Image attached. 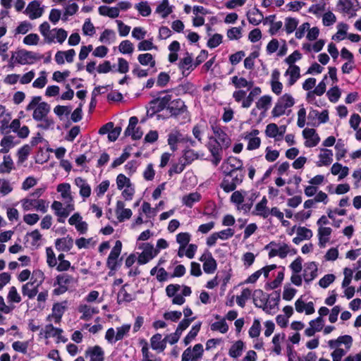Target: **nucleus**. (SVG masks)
<instances>
[{
  "label": "nucleus",
  "instance_id": "obj_12",
  "mask_svg": "<svg viewBox=\"0 0 361 361\" xmlns=\"http://www.w3.org/2000/svg\"><path fill=\"white\" fill-rule=\"evenodd\" d=\"M272 103V97L270 95L265 94L259 97L255 102V106L260 111L258 118V122L261 121L267 115Z\"/></svg>",
  "mask_w": 361,
  "mask_h": 361
},
{
  "label": "nucleus",
  "instance_id": "obj_19",
  "mask_svg": "<svg viewBox=\"0 0 361 361\" xmlns=\"http://www.w3.org/2000/svg\"><path fill=\"white\" fill-rule=\"evenodd\" d=\"M4 137L1 140L0 145L2 148L0 149V153L6 154L9 150L14 147L16 145L20 143V141L16 140V137L9 134L4 135Z\"/></svg>",
  "mask_w": 361,
  "mask_h": 361
},
{
  "label": "nucleus",
  "instance_id": "obj_21",
  "mask_svg": "<svg viewBox=\"0 0 361 361\" xmlns=\"http://www.w3.org/2000/svg\"><path fill=\"white\" fill-rule=\"evenodd\" d=\"M85 355L90 357V361L104 360V352L99 345L88 348L85 351Z\"/></svg>",
  "mask_w": 361,
  "mask_h": 361
},
{
  "label": "nucleus",
  "instance_id": "obj_59",
  "mask_svg": "<svg viewBox=\"0 0 361 361\" xmlns=\"http://www.w3.org/2000/svg\"><path fill=\"white\" fill-rule=\"evenodd\" d=\"M141 351L143 356V361H161V358L157 357L149 353L147 342H145V345L142 346Z\"/></svg>",
  "mask_w": 361,
  "mask_h": 361
},
{
  "label": "nucleus",
  "instance_id": "obj_16",
  "mask_svg": "<svg viewBox=\"0 0 361 361\" xmlns=\"http://www.w3.org/2000/svg\"><path fill=\"white\" fill-rule=\"evenodd\" d=\"M318 267L316 262H310L305 264L302 276L306 283H310L317 276Z\"/></svg>",
  "mask_w": 361,
  "mask_h": 361
},
{
  "label": "nucleus",
  "instance_id": "obj_31",
  "mask_svg": "<svg viewBox=\"0 0 361 361\" xmlns=\"http://www.w3.org/2000/svg\"><path fill=\"white\" fill-rule=\"evenodd\" d=\"M231 83L238 90L245 87L250 90L254 86V82L252 80H247L243 77H238L237 75L231 78Z\"/></svg>",
  "mask_w": 361,
  "mask_h": 361
},
{
  "label": "nucleus",
  "instance_id": "obj_39",
  "mask_svg": "<svg viewBox=\"0 0 361 361\" xmlns=\"http://www.w3.org/2000/svg\"><path fill=\"white\" fill-rule=\"evenodd\" d=\"M38 287L33 285V283L28 282L22 286V293L23 296H27L29 299H32L37 295Z\"/></svg>",
  "mask_w": 361,
  "mask_h": 361
},
{
  "label": "nucleus",
  "instance_id": "obj_54",
  "mask_svg": "<svg viewBox=\"0 0 361 361\" xmlns=\"http://www.w3.org/2000/svg\"><path fill=\"white\" fill-rule=\"evenodd\" d=\"M211 330L213 331H219L221 334H226L228 331V325L225 319H221L219 322L211 324Z\"/></svg>",
  "mask_w": 361,
  "mask_h": 361
},
{
  "label": "nucleus",
  "instance_id": "obj_62",
  "mask_svg": "<svg viewBox=\"0 0 361 361\" xmlns=\"http://www.w3.org/2000/svg\"><path fill=\"white\" fill-rule=\"evenodd\" d=\"M251 295V291L248 288H245L241 291V293L240 295L237 296L236 298V302L237 304L241 307H244L246 301L250 298Z\"/></svg>",
  "mask_w": 361,
  "mask_h": 361
},
{
  "label": "nucleus",
  "instance_id": "obj_51",
  "mask_svg": "<svg viewBox=\"0 0 361 361\" xmlns=\"http://www.w3.org/2000/svg\"><path fill=\"white\" fill-rule=\"evenodd\" d=\"M118 51L123 54H132L134 51V45L128 39L123 40L118 45Z\"/></svg>",
  "mask_w": 361,
  "mask_h": 361
},
{
  "label": "nucleus",
  "instance_id": "obj_57",
  "mask_svg": "<svg viewBox=\"0 0 361 361\" xmlns=\"http://www.w3.org/2000/svg\"><path fill=\"white\" fill-rule=\"evenodd\" d=\"M261 332V324L258 319H255L253 323L248 331L250 337L257 338Z\"/></svg>",
  "mask_w": 361,
  "mask_h": 361
},
{
  "label": "nucleus",
  "instance_id": "obj_63",
  "mask_svg": "<svg viewBox=\"0 0 361 361\" xmlns=\"http://www.w3.org/2000/svg\"><path fill=\"white\" fill-rule=\"evenodd\" d=\"M82 33L85 35L92 37L95 33V27L92 23L90 18H87L82 25Z\"/></svg>",
  "mask_w": 361,
  "mask_h": 361
},
{
  "label": "nucleus",
  "instance_id": "obj_26",
  "mask_svg": "<svg viewBox=\"0 0 361 361\" xmlns=\"http://www.w3.org/2000/svg\"><path fill=\"white\" fill-rule=\"evenodd\" d=\"M331 173L334 176H338V180H341L348 175L349 168L346 166H343L338 162H336L331 168Z\"/></svg>",
  "mask_w": 361,
  "mask_h": 361
},
{
  "label": "nucleus",
  "instance_id": "obj_45",
  "mask_svg": "<svg viewBox=\"0 0 361 361\" xmlns=\"http://www.w3.org/2000/svg\"><path fill=\"white\" fill-rule=\"evenodd\" d=\"M173 91L177 95L191 93L194 91V85L192 82L187 81L178 85L173 89Z\"/></svg>",
  "mask_w": 361,
  "mask_h": 361
},
{
  "label": "nucleus",
  "instance_id": "obj_47",
  "mask_svg": "<svg viewBox=\"0 0 361 361\" xmlns=\"http://www.w3.org/2000/svg\"><path fill=\"white\" fill-rule=\"evenodd\" d=\"M285 334L283 333L282 334H275L272 338V343L274 345V349L273 351L277 355H280L281 353V343L283 342L285 339Z\"/></svg>",
  "mask_w": 361,
  "mask_h": 361
},
{
  "label": "nucleus",
  "instance_id": "obj_11",
  "mask_svg": "<svg viewBox=\"0 0 361 361\" xmlns=\"http://www.w3.org/2000/svg\"><path fill=\"white\" fill-rule=\"evenodd\" d=\"M167 110L170 113V116L175 118L188 112L187 106L180 99L171 100V102L169 103Z\"/></svg>",
  "mask_w": 361,
  "mask_h": 361
},
{
  "label": "nucleus",
  "instance_id": "obj_37",
  "mask_svg": "<svg viewBox=\"0 0 361 361\" xmlns=\"http://www.w3.org/2000/svg\"><path fill=\"white\" fill-rule=\"evenodd\" d=\"M78 311L82 313L81 319L88 320L93 314L99 313L97 307H92L87 305H80L78 307Z\"/></svg>",
  "mask_w": 361,
  "mask_h": 361
},
{
  "label": "nucleus",
  "instance_id": "obj_43",
  "mask_svg": "<svg viewBox=\"0 0 361 361\" xmlns=\"http://www.w3.org/2000/svg\"><path fill=\"white\" fill-rule=\"evenodd\" d=\"M201 325L202 322H199L192 326L190 331L183 339V343L185 345H188L197 336L200 330Z\"/></svg>",
  "mask_w": 361,
  "mask_h": 361
},
{
  "label": "nucleus",
  "instance_id": "obj_10",
  "mask_svg": "<svg viewBox=\"0 0 361 361\" xmlns=\"http://www.w3.org/2000/svg\"><path fill=\"white\" fill-rule=\"evenodd\" d=\"M259 133V131L257 129H252L243 134V138L247 141V150H255L260 147L261 139L257 136Z\"/></svg>",
  "mask_w": 361,
  "mask_h": 361
},
{
  "label": "nucleus",
  "instance_id": "obj_46",
  "mask_svg": "<svg viewBox=\"0 0 361 361\" xmlns=\"http://www.w3.org/2000/svg\"><path fill=\"white\" fill-rule=\"evenodd\" d=\"M299 24V20L295 18L287 17L285 18L284 28L287 34L293 33Z\"/></svg>",
  "mask_w": 361,
  "mask_h": 361
},
{
  "label": "nucleus",
  "instance_id": "obj_14",
  "mask_svg": "<svg viewBox=\"0 0 361 361\" xmlns=\"http://www.w3.org/2000/svg\"><path fill=\"white\" fill-rule=\"evenodd\" d=\"M24 13L28 16L30 20H35L42 16L44 13V6H40L39 1H32L28 4Z\"/></svg>",
  "mask_w": 361,
  "mask_h": 361
},
{
  "label": "nucleus",
  "instance_id": "obj_22",
  "mask_svg": "<svg viewBox=\"0 0 361 361\" xmlns=\"http://www.w3.org/2000/svg\"><path fill=\"white\" fill-rule=\"evenodd\" d=\"M50 105L47 102H42L33 109L32 118L35 121H39L47 116L50 111Z\"/></svg>",
  "mask_w": 361,
  "mask_h": 361
},
{
  "label": "nucleus",
  "instance_id": "obj_20",
  "mask_svg": "<svg viewBox=\"0 0 361 361\" xmlns=\"http://www.w3.org/2000/svg\"><path fill=\"white\" fill-rule=\"evenodd\" d=\"M268 200L265 196L259 202L252 211V214L267 219L269 216V209L267 207Z\"/></svg>",
  "mask_w": 361,
  "mask_h": 361
},
{
  "label": "nucleus",
  "instance_id": "obj_53",
  "mask_svg": "<svg viewBox=\"0 0 361 361\" xmlns=\"http://www.w3.org/2000/svg\"><path fill=\"white\" fill-rule=\"evenodd\" d=\"M198 158V154L192 149H185L183 154L180 158L186 165L191 164L194 160Z\"/></svg>",
  "mask_w": 361,
  "mask_h": 361
},
{
  "label": "nucleus",
  "instance_id": "obj_25",
  "mask_svg": "<svg viewBox=\"0 0 361 361\" xmlns=\"http://www.w3.org/2000/svg\"><path fill=\"white\" fill-rule=\"evenodd\" d=\"M245 193V201L244 203L239 207L240 209L243 210L244 212H248L250 211L252 207L253 203L255 200L259 196V192H249Z\"/></svg>",
  "mask_w": 361,
  "mask_h": 361
},
{
  "label": "nucleus",
  "instance_id": "obj_17",
  "mask_svg": "<svg viewBox=\"0 0 361 361\" xmlns=\"http://www.w3.org/2000/svg\"><path fill=\"white\" fill-rule=\"evenodd\" d=\"M69 224L74 226L80 234H85L88 229V224L82 220V217L79 213H75L69 218Z\"/></svg>",
  "mask_w": 361,
  "mask_h": 361
},
{
  "label": "nucleus",
  "instance_id": "obj_36",
  "mask_svg": "<svg viewBox=\"0 0 361 361\" xmlns=\"http://www.w3.org/2000/svg\"><path fill=\"white\" fill-rule=\"evenodd\" d=\"M61 332V329L54 327L52 324H48L44 329H41L39 335L45 338H59Z\"/></svg>",
  "mask_w": 361,
  "mask_h": 361
},
{
  "label": "nucleus",
  "instance_id": "obj_3",
  "mask_svg": "<svg viewBox=\"0 0 361 361\" xmlns=\"http://www.w3.org/2000/svg\"><path fill=\"white\" fill-rule=\"evenodd\" d=\"M295 104V99L290 94H284L280 97L276 102L271 115L274 118L280 117L286 113V109Z\"/></svg>",
  "mask_w": 361,
  "mask_h": 361
},
{
  "label": "nucleus",
  "instance_id": "obj_42",
  "mask_svg": "<svg viewBox=\"0 0 361 361\" xmlns=\"http://www.w3.org/2000/svg\"><path fill=\"white\" fill-rule=\"evenodd\" d=\"M244 343L242 341H238L230 348L228 355L233 358H238L242 355Z\"/></svg>",
  "mask_w": 361,
  "mask_h": 361
},
{
  "label": "nucleus",
  "instance_id": "obj_18",
  "mask_svg": "<svg viewBox=\"0 0 361 361\" xmlns=\"http://www.w3.org/2000/svg\"><path fill=\"white\" fill-rule=\"evenodd\" d=\"M303 137L306 139L305 145L307 147H313L317 146L319 141L320 137L313 128H305L302 131Z\"/></svg>",
  "mask_w": 361,
  "mask_h": 361
},
{
  "label": "nucleus",
  "instance_id": "obj_50",
  "mask_svg": "<svg viewBox=\"0 0 361 361\" xmlns=\"http://www.w3.org/2000/svg\"><path fill=\"white\" fill-rule=\"evenodd\" d=\"M262 160L259 157H254L250 160V161L247 164V167L248 169V177L252 180L255 177V168L258 167L260 162Z\"/></svg>",
  "mask_w": 361,
  "mask_h": 361
},
{
  "label": "nucleus",
  "instance_id": "obj_6",
  "mask_svg": "<svg viewBox=\"0 0 361 361\" xmlns=\"http://www.w3.org/2000/svg\"><path fill=\"white\" fill-rule=\"evenodd\" d=\"M14 52L16 54V62L20 65L32 64L35 61L43 58L42 54L25 49H20Z\"/></svg>",
  "mask_w": 361,
  "mask_h": 361
},
{
  "label": "nucleus",
  "instance_id": "obj_61",
  "mask_svg": "<svg viewBox=\"0 0 361 361\" xmlns=\"http://www.w3.org/2000/svg\"><path fill=\"white\" fill-rule=\"evenodd\" d=\"M226 174L232 179L236 186L242 183L244 178L243 171L233 170V171H228Z\"/></svg>",
  "mask_w": 361,
  "mask_h": 361
},
{
  "label": "nucleus",
  "instance_id": "obj_8",
  "mask_svg": "<svg viewBox=\"0 0 361 361\" xmlns=\"http://www.w3.org/2000/svg\"><path fill=\"white\" fill-rule=\"evenodd\" d=\"M122 250V243L116 240L107 258L106 266L112 271H115L119 267L118 257Z\"/></svg>",
  "mask_w": 361,
  "mask_h": 361
},
{
  "label": "nucleus",
  "instance_id": "obj_13",
  "mask_svg": "<svg viewBox=\"0 0 361 361\" xmlns=\"http://www.w3.org/2000/svg\"><path fill=\"white\" fill-rule=\"evenodd\" d=\"M203 262V270L206 274H213L216 270L217 263L211 252H205L200 258Z\"/></svg>",
  "mask_w": 361,
  "mask_h": 361
},
{
  "label": "nucleus",
  "instance_id": "obj_56",
  "mask_svg": "<svg viewBox=\"0 0 361 361\" xmlns=\"http://www.w3.org/2000/svg\"><path fill=\"white\" fill-rule=\"evenodd\" d=\"M13 168V161L11 156L4 157V161L0 165V171L2 173H10Z\"/></svg>",
  "mask_w": 361,
  "mask_h": 361
},
{
  "label": "nucleus",
  "instance_id": "obj_23",
  "mask_svg": "<svg viewBox=\"0 0 361 361\" xmlns=\"http://www.w3.org/2000/svg\"><path fill=\"white\" fill-rule=\"evenodd\" d=\"M58 286L54 290V294L56 295H61L66 292L68 290V275L66 274H60L56 277V281L54 283V286Z\"/></svg>",
  "mask_w": 361,
  "mask_h": 361
},
{
  "label": "nucleus",
  "instance_id": "obj_33",
  "mask_svg": "<svg viewBox=\"0 0 361 361\" xmlns=\"http://www.w3.org/2000/svg\"><path fill=\"white\" fill-rule=\"evenodd\" d=\"M331 228L329 227L320 226L318 229L319 245L320 247H324L329 242L331 233Z\"/></svg>",
  "mask_w": 361,
  "mask_h": 361
},
{
  "label": "nucleus",
  "instance_id": "obj_64",
  "mask_svg": "<svg viewBox=\"0 0 361 361\" xmlns=\"http://www.w3.org/2000/svg\"><path fill=\"white\" fill-rule=\"evenodd\" d=\"M135 8L144 17L149 16L151 13V8L147 1H142L136 4Z\"/></svg>",
  "mask_w": 361,
  "mask_h": 361
},
{
  "label": "nucleus",
  "instance_id": "obj_28",
  "mask_svg": "<svg viewBox=\"0 0 361 361\" xmlns=\"http://www.w3.org/2000/svg\"><path fill=\"white\" fill-rule=\"evenodd\" d=\"M224 167L226 168L228 171L233 170L243 171V164L242 160L236 157H230L223 164Z\"/></svg>",
  "mask_w": 361,
  "mask_h": 361
},
{
  "label": "nucleus",
  "instance_id": "obj_7",
  "mask_svg": "<svg viewBox=\"0 0 361 361\" xmlns=\"http://www.w3.org/2000/svg\"><path fill=\"white\" fill-rule=\"evenodd\" d=\"M139 249L142 250L137 257V263L140 265L148 263L158 255V250H154V245L148 243L140 244Z\"/></svg>",
  "mask_w": 361,
  "mask_h": 361
},
{
  "label": "nucleus",
  "instance_id": "obj_49",
  "mask_svg": "<svg viewBox=\"0 0 361 361\" xmlns=\"http://www.w3.org/2000/svg\"><path fill=\"white\" fill-rule=\"evenodd\" d=\"M172 11L171 7L169 6V0H162L156 8V12L161 14L163 18L167 17Z\"/></svg>",
  "mask_w": 361,
  "mask_h": 361
},
{
  "label": "nucleus",
  "instance_id": "obj_15",
  "mask_svg": "<svg viewBox=\"0 0 361 361\" xmlns=\"http://www.w3.org/2000/svg\"><path fill=\"white\" fill-rule=\"evenodd\" d=\"M178 68L181 71L183 77H188L195 68V67H194L192 57L189 53H186L185 56L180 60Z\"/></svg>",
  "mask_w": 361,
  "mask_h": 361
},
{
  "label": "nucleus",
  "instance_id": "obj_52",
  "mask_svg": "<svg viewBox=\"0 0 361 361\" xmlns=\"http://www.w3.org/2000/svg\"><path fill=\"white\" fill-rule=\"evenodd\" d=\"M30 150L31 148L28 145H23L18 150L17 156L18 164H23L27 159V157L30 153Z\"/></svg>",
  "mask_w": 361,
  "mask_h": 361
},
{
  "label": "nucleus",
  "instance_id": "obj_58",
  "mask_svg": "<svg viewBox=\"0 0 361 361\" xmlns=\"http://www.w3.org/2000/svg\"><path fill=\"white\" fill-rule=\"evenodd\" d=\"M44 280V274L41 270H35L32 272L30 283H33V285L39 286Z\"/></svg>",
  "mask_w": 361,
  "mask_h": 361
},
{
  "label": "nucleus",
  "instance_id": "obj_27",
  "mask_svg": "<svg viewBox=\"0 0 361 361\" xmlns=\"http://www.w3.org/2000/svg\"><path fill=\"white\" fill-rule=\"evenodd\" d=\"M75 183L79 188V193L83 199L87 198L91 195V188L86 180L78 177L75 179Z\"/></svg>",
  "mask_w": 361,
  "mask_h": 361
},
{
  "label": "nucleus",
  "instance_id": "obj_34",
  "mask_svg": "<svg viewBox=\"0 0 361 361\" xmlns=\"http://www.w3.org/2000/svg\"><path fill=\"white\" fill-rule=\"evenodd\" d=\"M51 209L54 211V214L59 217V221L64 222L65 219L68 216V211L63 207L62 203L59 201H54L51 204Z\"/></svg>",
  "mask_w": 361,
  "mask_h": 361
},
{
  "label": "nucleus",
  "instance_id": "obj_4",
  "mask_svg": "<svg viewBox=\"0 0 361 361\" xmlns=\"http://www.w3.org/2000/svg\"><path fill=\"white\" fill-rule=\"evenodd\" d=\"M171 98V95L167 94L151 100L149 102V106L147 108V117L152 118L164 109H167Z\"/></svg>",
  "mask_w": 361,
  "mask_h": 361
},
{
  "label": "nucleus",
  "instance_id": "obj_35",
  "mask_svg": "<svg viewBox=\"0 0 361 361\" xmlns=\"http://www.w3.org/2000/svg\"><path fill=\"white\" fill-rule=\"evenodd\" d=\"M247 17L249 23L254 25H259L264 18L262 13L256 7L247 13Z\"/></svg>",
  "mask_w": 361,
  "mask_h": 361
},
{
  "label": "nucleus",
  "instance_id": "obj_1",
  "mask_svg": "<svg viewBox=\"0 0 361 361\" xmlns=\"http://www.w3.org/2000/svg\"><path fill=\"white\" fill-rule=\"evenodd\" d=\"M213 135L209 137L207 147L212 157V162L218 166L223 157V151L231 145V139L225 130L219 125H212Z\"/></svg>",
  "mask_w": 361,
  "mask_h": 361
},
{
  "label": "nucleus",
  "instance_id": "obj_48",
  "mask_svg": "<svg viewBox=\"0 0 361 361\" xmlns=\"http://www.w3.org/2000/svg\"><path fill=\"white\" fill-rule=\"evenodd\" d=\"M137 60L139 63L142 66L149 65L151 67H154L156 61L153 58V56L149 53L141 54L138 55Z\"/></svg>",
  "mask_w": 361,
  "mask_h": 361
},
{
  "label": "nucleus",
  "instance_id": "obj_2",
  "mask_svg": "<svg viewBox=\"0 0 361 361\" xmlns=\"http://www.w3.org/2000/svg\"><path fill=\"white\" fill-rule=\"evenodd\" d=\"M249 90L248 94L243 90H238L233 93L232 97L235 102L240 103L243 109L250 108L255 99L262 93V89L258 86H253Z\"/></svg>",
  "mask_w": 361,
  "mask_h": 361
},
{
  "label": "nucleus",
  "instance_id": "obj_38",
  "mask_svg": "<svg viewBox=\"0 0 361 361\" xmlns=\"http://www.w3.org/2000/svg\"><path fill=\"white\" fill-rule=\"evenodd\" d=\"M201 200V195L197 192H191L182 197V203L187 207L192 208L195 203L200 202Z\"/></svg>",
  "mask_w": 361,
  "mask_h": 361
},
{
  "label": "nucleus",
  "instance_id": "obj_41",
  "mask_svg": "<svg viewBox=\"0 0 361 361\" xmlns=\"http://www.w3.org/2000/svg\"><path fill=\"white\" fill-rule=\"evenodd\" d=\"M116 35L113 30L105 29L99 37V41L104 44H110L116 41Z\"/></svg>",
  "mask_w": 361,
  "mask_h": 361
},
{
  "label": "nucleus",
  "instance_id": "obj_5",
  "mask_svg": "<svg viewBox=\"0 0 361 361\" xmlns=\"http://www.w3.org/2000/svg\"><path fill=\"white\" fill-rule=\"evenodd\" d=\"M264 249L269 251V258L278 256L284 259L290 252V246L283 242L271 241L265 246Z\"/></svg>",
  "mask_w": 361,
  "mask_h": 361
},
{
  "label": "nucleus",
  "instance_id": "obj_60",
  "mask_svg": "<svg viewBox=\"0 0 361 361\" xmlns=\"http://www.w3.org/2000/svg\"><path fill=\"white\" fill-rule=\"evenodd\" d=\"M183 140H184V138L183 137V135L178 130H174L169 134L167 141L169 145H172L173 144H177Z\"/></svg>",
  "mask_w": 361,
  "mask_h": 361
},
{
  "label": "nucleus",
  "instance_id": "obj_9",
  "mask_svg": "<svg viewBox=\"0 0 361 361\" xmlns=\"http://www.w3.org/2000/svg\"><path fill=\"white\" fill-rule=\"evenodd\" d=\"M204 353L203 345L201 343L195 344L192 348H186L181 356V361H199L202 359Z\"/></svg>",
  "mask_w": 361,
  "mask_h": 361
},
{
  "label": "nucleus",
  "instance_id": "obj_32",
  "mask_svg": "<svg viewBox=\"0 0 361 361\" xmlns=\"http://www.w3.org/2000/svg\"><path fill=\"white\" fill-rule=\"evenodd\" d=\"M300 68L296 65L290 66L285 73V75H288V85L289 86L293 85L296 81L300 78Z\"/></svg>",
  "mask_w": 361,
  "mask_h": 361
},
{
  "label": "nucleus",
  "instance_id": "obj_29",
  "mask_svg": "<svg viewBox=\"0 0 361 361\" xmlns=\"http://www.w3.org/2000/svg\"><path fill=\"white\" fill-rule=\"evenodd\" d=\"M64 311V305L60 303H56L53 305L52 313L47 317V319L50 322L54 321L55 323H59L61 321Z\"/></svg>",
  "mask_w": 361,
  "mask_h": 361
},
{
  "label": "nucleus",
  "instance_id": "obj_44",
  "mask_svg": "<svg viewBox=\"0 0 361 361\" xmlns=\"http://www.w3.org/2000/svg\"><path fill=\"white\" fill-rule=\"evenodd\" d=\"M29 238H31V241L30 243L31 246L34 247H37L40 245L42 235L40 234L38 230L36 229L26 234L25 238L26 242L27 243H29Z\"/></svg>",
  "mask_w": 361,
  "mask_h": 361
},
{
  "label": "nucleus",
  "instance_id": "obj_55",
  "mask_svg": "<svg viewBox=\"0 0 361 361\" xmlns=\"http://www.w3.org/2000/svg\"><path fill=\"white\" fill-rule=\"evenodd\" d=\"M220 186L226 192L234 191L237 187L233 182L232 179L227 174H226L224 178L221 183Z\"/></svg>",
  "mask_w": 361,
  "mask_h": 361
},
{
  "label": "nucleus",
  "instance_id": "obj_30",
  "mask_svg": "<svg viewBox=\"0 0 361 361\" xmlns=\"http://www.w3.org/2000/svg\"><path fill=\"white\" fill-rule=\"evenodd\" d=\"M151 347L159 353L163 352L166 348L165 338L162 339V336L160 334L153 335L150 339Z\"/></svg>",
  "mask_w": 361,
  "mask_h": 361
},
{
  "label": "nucleus",
  "instance_id": "obj_24",
  "mask_svg": "<svg viewBox=\"0 0 361 361\" xmlns=\"http://www.w3.org/2000/svg\"><path fill=\"white\" fill-rule=\"evenodd\" d=\"M333 152L331 149L322 148L318 156L319 161L317 162V166H329L333 161Z\"/></svg>",
  "mask_w": 361,
  "mask_h": 361
},
{
  "label": "nucleus",
  "instance_id": "obj_40",
  "mask_svg": "<svg viewBox=\"0 0 361 361\" xmlns=\"http://www.w3.org/2000/svg\"><path fill=\"white\" fill-rule=\"evenodd\" d=\"M98 11L101 16H108L111 18H116L119 16V9L118 7L101 6L99 7Z\"/></svg>",
  "mask_w": 361,
  "mask_h": 361
}]
</instances>
